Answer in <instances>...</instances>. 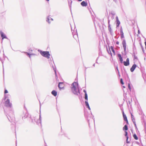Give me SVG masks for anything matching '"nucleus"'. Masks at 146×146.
Listing matches in <instances>:
<instances>
[{
	"mask_svg": "<svg viewBox=\"0 0 146 146\" xmlns=\"http://www.w3.org/2000/svg\"><path fill=\"white\" fill-rule=\"evenodd\" d=\"M8 93V92L7 90H5V92H4L5 94H7V93Z\"/></svg>",
	"mask_w": 146,
	"mask_h": 146,
	"instance_id": "bb28decb",
	"label": "nucleus"
},
{
	"mask_svg": "<svg viewBox=\"0 0 146 146\" xmlns=\"http://www.w3.org/2000/svg\"><path fill=\"white\" fill-rule=\"evenodd\" d=\"M138 34H139V33H140V31H139V30H138Z\"/></svg>",
	"mask_w": 146,
	"mask_h": 146,
	"instance_id": "2f4dec72",
	"label": "nucleus"
},
{
	"mask_svg": "<svg viewBox=\"0 0 146 146\" xmlns=\"http://www.w3.org/2000/svg\"><path fill=\"white\" fill-rule=\"evenodd\" d=\"M84 92L85 93V94H87L85 90H84Z\"/></svg>",
	"mask_w": 146,
	"mask_h": 146,
	"instance_id": "c85d7f7f",
	"label": "nucleus"
},
{
	"mask_svg": "<svg viewBox=\"0 0 146 146\" xmlns=\"http://www.w3.org/2000/svg\"><path fill=\"white\" fill-rule=\"evenodd\" d=\"M116 44H119V42H116Z\"/></svg>",
	"mask_w": 146,
	"mask_h": 146,
	"instance_id": "c756f323",
	"label": "nucleus"
},
{
	"mask_svg": "<svg viewBox=\"0 0 146 146\" xmlns=\"http://www.w3.org/2000/svg\"><path fill=\"white\" fill-rule=\"evenodd\" d=\"M109 50L110 51V54L111 56H112V55H114L115 54V51L113 46H111L110 48H109Z\"/></svg>",
	"mask_w": 146,
	"mask_h": 146,
	"instance_id": "7ed1b4c3",
	"label": "nucleus"
},
{
	"mask_svg": "<svg viewBox=\"0 0 146 146\" xmlns=\"http://www.w3.org/2000/svg\"><path fill=\"white\" fill-rule=\"evenodd\" d=\"M133 137L136 140H137L138 138L136 134H134Z\"/></svg>",
	"mask_w": 146,
	"mask_h": 146,
	"instance_id": "412c9836",
	"label": "nucleus"
},
{
	"mask_svg": "<svg viewBox=\"0 0 146 146\" xmlns=\"http://www.w3.org/2000/svg\"><path fill=\"white\" fill-rule=\"evenodd\" d=\"M40 54L43 56H44L46 58L48 59L50 57V54L49 52L48 51H42L40 50L39 51Z\"/></svg>",
	"mask_w": 146,
	"mask_h": 146,
	"instance_id": "f03ea898",
	"label": "nucleus"
},
{
	"mask_svg": "<svg viewBox=\"0 0 146 146\" xmlns=\"http://www.w3.org/2000/svg\"><path fill=\"white\" fill-rule=\"evenodd\" d=\"M52 94L55 96H56L57 95V92L55 90H53L51 92Z\"/></svg>",
	"mask_w": 146,
	"mask_h": 146,
	"instance_id": "2eb2a0df",
	"label": "nucleus"
},
{
	"mask_svg": "<svg viewBox=\"0 0 146 146\" xmlns=\"http://www.w3.org/2000/svg\"><path fill=\"white\" fill-rule=\"evenodd\" d=\"M130 113L131 115L132 120L133 123H135V118H134V117L133 116V115H132V113L131 112H130Z\"/></svg>",
	"mask_w": 146,
	"mask_h": 146,
	"instance_id": "f3484780",
	"label": "nucleus"
},
{
	"mask_svg": "<svg viewBox=\"0 0 146 146\" xmlns=\"http://www.w3.org/2000/svg\"><path fill=\"white\" fill-rule=\"evenodd\" d=\"M58 87L60 90L62 89H63L64 87V84L63 82H59Z\"/></svg>",
	"mask_w": 146,
	"mask_h": 146,
	"instance_id": "39448f33",
	"label": "nucleus"
},
{
	"mask_svg": "<svg viewBox=\"0 0 146 146\" xmlns=\"http://www.w3.org/2000/svg\"><path fill=\"white\" fill-rule=\"evenodd\" d=\"M125 136H127V139H126V143H128V136L127 135V132L126 131H125Z\"/></svg>",
	"mask_w": 146,
	"mask_h": 146,
	"instance_id": "aec40b11",
	"label": "nucleus"
},
{
	"mask_svg": "<svg viewBox=\"0 0 146 146\" xmlns=\"http://www.w3.org/2000/svg\"><path fill=\"white\" fill-rule=\"evenodd\" d=\"M123 87L124 88H125V87L124 86H123Z\"/></svg>",
	"mask_w": 146,
	"mask_h": 146,
	"instance_id": "e433bc0d",
	"label": "nucleus"
},
{
	"mask_svg": "<svg viewBox=\"0 0 146 146\" xmlns=\"http://www.w3.org/2000/svg\"><path fill=\"white\" fill-rule=\"evenodd\" d=\"M53 20L50 17H48L47 18V21L50 23L51 21Z\"/></svg>",
	"mask_w": 146,
	"mask_h": 146,
	"instance_id": "f8f14e48",
	"label": "nucleus"
},
{
	"mask_svg": "<svg viewBox=\"0 0 146 146\" xmlns=\"http://www.w3.org/2000/svg\"><path fill=\"white\" fill-rule=\"evenodd\" d=\"M145 49H146V41H145Z\"/></svg>",
	"mask_w": 146,
	"mask_h": 146,
	"instance_id": "7c9ffc66",
	"label": "nucleus"
},
{
	"mask_svg": "<svg viewBox=\"0 0 146 146\" xmlns=\"http://www.w3.org/2000/svg\"><path fill=\"white\" fill-rule=\"evenodd\" d=\"M121 38H123V33L122 31H121Z\"/></svg>",
	"mask_w": 146,
	"mask_h": 146,
	"instance_id": "5701e85b",
	"label": "nucleus"
},
{
	"mask_svg": "<svg viewBox=\"0 0 146 146\" xmlns=\"http://www.w3.org/2000/svg\"><path fill=\"white\" fill-rule=\"evenodd\" d=\"M28 54L29 55V54Z\"/></svg>",
	"mask_w": 146,
	"mask_h": 146,
	"instance_id": "4c0bfd02",
	"label": "nucleus"
},
{
	"mask_svg": "<svg viewBox=\"0 0 146 146\" xmlns=\"http://www.w3.org/2000/svg\"><path fill=\"white\" fill-rule=\"evenodd\" d=\"M137 66L136 64H133L132 67L130 69V70L131 72H133L135 69V68Z\"/></svg>",
	"mask_w": 146,
	"mask_h": 146,
	"instance_id": "0eeeda50",
	"label": "nucleus"
},
{
	"mask_svg": "<svg viewBox=\"0 0 146 146\" xmlns=\"http://www.w3.org/2000/svg\"><path fill=\"white\" fill-rule=\"evenodd\" d=\"M128 89H129L131 92H133V87L130 86L129 84H128Z\"/></svg>",
	"mask_w": 146,
	"mask_h": 146,
	"instance_id": "4468645a",
	"label": "nucleus"
},
{
	"mask_svg": "<svg viewBox=\"0 0 146 146\" xmlns=\"http://www.w3.org/2000/svg\"><path fill=\"white\" fill-rule=\"evenodd\" d=\"M118 57L119 58V60L120 61V62L121 63H122L123 60L121 55L119 54H118Z\"/></svg>",
	"mask_w": 146,
	"mask_h": 146,
	"instance_id": "9b49d317",
	"label": "nucleus"
},
{
	"mask_svg": "<svg viewBox=\"0 0 146 146\" xmlns=\"http://www.w3.org/2000/svg\"><path fill=\"white\" fill-rule=\"evenodd\" d=\"M116 25L117 27H118L120 24V22L118 18L117 17H116Z\"/></svg>",
	"mask_w": 146,
	"mask_h": 146,
	"instance_id": "9d476101",
	"label": "nucleus"
},
{
	"mask_svg": "<svg viewBox=\"0 0 146 146\" xmlns=\"http://www.w3.org/2000/svg\"><path fill=\"white\" fill-rule=\"evenodd\" d=\"M123 130H127V125H125L124 127L123 128Z\"/></svg>",
	"mask_w": 146,
	"mask_h": 146,
	"instance_id": "6ab92c4d",
	"label": "nucleus"
},
{
	"mask_svg": "<svg viewBox=\"0 0 146 146\" xmlns=\"http://www.w3.org/2000/svg\"><path fill=\"white\" fill-rule=\"evenodd\" d=\"M78 1H82V0H78Z\"/></svg>",
	"mask_w": 146,
	"mask_h": 146,
	"instance_id": "473e14b6",
	"label": "nucleus"
},
{
	"mask_svg": "<svg viewBox=\"0 0 146 146\" xmlns=\"http://www.w3.org/2000/svg\"><path fill=\"white\" fill-rule=\"evenodd\" d=\"M85 103L86 105V107L88 108L89 110H90V108L89 106V105L88 103V102L87 101H85Z\"/></svg>",
	"mask_w": 146,
	"mask_h": 146,
	"instance_id": "dca6fc26",
	"label": "nucleus"
},
{
	"mask_svg": "<svg viewBox=\"0 0 146 146\" xmlns=\"http://www.w3.org/2000/svg\"><path fill=\"white\" fill-rule=\"evenodd\" d=\"M122 44L123 45V47L124 48V49L125 51H126V44L125 42V40H123L122 42Z\"/></svg>",
	"mask_w": 146,
	"mask_h": 146,
	"instance_id": "423d86ee",
	"label": "nucleus"
},
{
	"mask_svg": "<svg viewBox=\"0 0 146 146\" xmlns=\"http://www.w3.org/2000/svg\"><path fill=\"white\" fill-rule=\"evenodd\" d=\"M81 5L82 6H86L88 5V4L85 1H83L81 3Z\"/></svg>",
	"mask_w": 146,
	"mask_h": 146,
	"instance_id": "6e6552de",
	"label": "nucleus"
},
{
	"mask_svg": "<svg viewBox=\"0 0 146 146\" xmlns=\"http://www.w3.org/2000/svg\"><path fill=\"white\" fill-rule=\"evenodd\" d=\"M128 64H129V60H128Z\"/></svg>",
	"mask_w": 146,
	"mask_h": 146,
	"instance_id": "c9c22d12",
	"label": "nucleus"
},
{
	"mask_svg": "<svg viewBox=\"0 0 146 146\" xmlns=\"http://www.w3.org/2000/svg\"><path fill=\"white\" fill-rule=\"evenodd\" d=\"M140 45L141 46V47L142 49V50H143V46L141 44V42H140Z\"/></svg>",
	"mask_w": 146,
	"mask_h": 146,
	"instance_id": "393cba45",
	"label": "nucleus"
},
{
	"mask_svg": "<svg viewBox=\"0 0 146 146\" xmlns=\"http://www.w3.org/2000/svg\"><path fill=\"white\" fill-rule=\"evenodd\" d=\"M47 1H48L49 0H46Z\"/></svg>",
	"mask_w": 146,
	"mask_h": 146,
	"instance_id": "f704fd0d",
	"label": "nucleus"
},
{
	"mask_svg": "<svg viewBox=\"0 0 146 146\" xmlns=\"http://www.w3.org/2000/svg\"><path fill=\"white\" fill-rule=\"evenodd\" d=\"M0 34L2 39L4 38H7V37L3 32H0Z\"/></svg>",
	"mask_w": 146,
	"mask_h": 146,
	"instance_id": "1a4fd4ad",
	"label": "nucleus"
},
{
	"mask_svg": "<svg viewBox=\"0 0 146 146\" xmlns=\"http://www.w3.org/2000/svg\"><path fill=\"white\" fill-rule=\"evenodd\" d=\"M120 82L122 84H123L124 83L123 80L121 78L120 80Z\"/></svg>",
	"mask_w": 146,
	"mask_h": 146,
	"instance_id": "b1692460",
	"label": "nucleus"
},
{
	"mask_svg": "<svg viewBox=\"0 0 146 146\" xmlns=\"http://www.w3.org/2000/svg\"><path fill=\"white\" fill-rule=\"evenodd\" d=\"M5 105L7 107H11V104L10 103V100L9 99H7L5 101Z\"/></svg>",
	"mask_w": 146,
	"mask_h": 146,
	"instance_id": "20e7f679",
	"label": "nucleus"
},
{
	"mask_svg": "<svg viewBox=\"0 0 146 146\" xmlns=\"http://www.w3.org/2000/svg\"><path fill=\"white\" fill-rule=\"evenodd\" d=\"M124 65L126 66H127V65H128V64H124Z\"/></svg>",
	"mask_w": 146,
	"mask_h": 146,
	"instance_id": "72a5a7b5",
	"label": "nucleus"
},
{
	"mask_svg": "<svg viewBox=\"0 0 146 146\" xmlns=\"http://www.w3.org/2000/svg\"><path fill=\"white\" fill-rule=\"evenodd\" d=\"M71 89L73 93L76 94H78L79 93L78 82H74L72 85Z\"/></svg>",
	"mask_w": 146,
	"mask_h": 146,
	"instance_id": "f257e3e1",
	"label": "nucleus"
},
{
	"mask_svg": "<svg viewBox=\"0 0 146 146\" xmlns=\"http://www.w3.org/2000/svg\"><path fill=\"white\" fill-rule=\"evenodd\" d=\"M123 117L124 118V120L127 123H128V121L127 120V117L123 112Z\"/></svg>",
	"mask_w": 146,
	"mask_h": 146,
	"instance_id": "ddd939ff",
	"label": "nucleus"
},
{
	"mask_svg": "<svg viewBox=\"0 0 146 146\" xmlns=\"http://www.w3.org/2000/svg\"><path fill=\"white\" fill-rule=\"evenodd\" d=\"M85 99L87 101L88 100V95L87 94H85Z\"/></svg>",
	"mask_w": 146,
	"mask_h": 146,
	"instance_id": "4be33fe9",
	"label": "nucleus"
},
{
	"mask_svg": "<svg viewBox=\"0 0 146 146\" xmlns=\"http://www.w3.org/2000/svg\"><path fill=\"white\" fill-rule=\"evenodd\" d=\"M108 27L109 31L111 33L112 32V29L110 25H109Z\"/></svg>",
	"mask_w": 146,
	"mask_h": 146,
	"instance_id": "a211bd4d",
	"label": "nucleus"
},
{
	"mask_svg": "<svg viewBox=\"0 0 146 146\" xmlns=\"http://www.w3.org/2000/svg\"><path fill=\"white\" fill-rule=\"evenodd\" d=\"M127 62H128V58H127L126 59V62H125V61L124 62H123L124 64H127Z\"/></svg>",
	"mask_w": 146,
	"mask_h": 146,
	"instance_id": "a878e982",
	"label": "nucleus"
},
{
	"mask_svg": "<svg viewBox=\"0 0 146 146\" xmlns=\"http://www.w3.org/2000/svg\"><path fill=\"white\" fill-rule=\"evenodd\" d=\"M109 50H108V49H107V51H108V53L109 54H110V51L109 50Z\"/></svg>",
	"mask_w": 146,
	"mask_h": 146,
	"instance_id": "cd10ccee",
	"label": "nucleus"
}]
</instances>
